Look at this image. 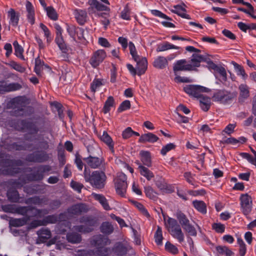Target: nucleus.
Wrapping results in <instances>:
<instances>
[{
	"label": "nucleus",
	"instance_id": "7c9ffc66",
	"mask_svg": "<svg viewBox=\"0 0 256 256\" xmlns=\"http://www.w3.org/2000/svg\"><path fill=\"white\" fill-rule=\"evenodd\" d=\"M92 196L94 198L102 204L105 210H110V208L108 204V200L104 196L97 194H92Z\"/></svg>",
	"mask_w": 256,
	"mask_h": 256
},
{
	"label": "nucleus",
	"instance_id": "a211bd4d",
	"mask_svg": "<svg viewBox=\"0 0 256 256\" xmlns=\"http://www.w3.org/2000/svg\"><path fill=\"white\" fill-rule=\"evenodd\" d=\"M186 6L184 3H182V4L181 5H175L173 6L174 9L172 10L171 12L178 14L182 18L190 20L191 19L190 16L186 13V10L184 8Z\"/></svg>",
	"mask_w": 256,
	"mask_h": 256
},
{
	"label": "nucleus",
	"instance_id": "1a4fd4ad",
	"mask_svg": "<svg viewBox=\"0 0 256 256\" xmlns=\"http://www.w3.org/2000/svg\"><path fill=\"white\" fill-rule=\"evenodd\" d=\"M49 154L44 150L34 152L27 155L26 160L28 162L42 163L48 161Z\"/></svg>",
	"mask_w": 256,
	"mask_h": 256
},
{
	"label": "nucleus",
	"instance_id": "a878e982",
	"mask_svg": "<svg viewBox=\"0 0 256 256\" xmlns=\"http://www.w3.org/2000/svg\"><path fill=\"white\" fill-rule=\"evenodd\" d=\"M26 9L28 12L27 18L28 22L32 24L34 23V10L32 3L27 1L26 4Z\"/></svg>",
	"mask_w": 256,
	"mask_h": 256
},
{
	"label": "nucleus",
	"instance_id": "39448f33",
	"mask_svg": "<svg viewBox=\"0 0 256 256\" xmlns=\"http://www.w3.org/2000/svg\"><path fill=\"white\" fill-rule=\"evenodd\" d=\"M10 107L12 108L10 114L14 116H22L26 114V102L24 98L17 97L10 102Z\"/></svg>",
	"mask_w": 256,
	"mask_h": 256
},
{
	"label": "nucleus",
	"instance_id": "8fccbe9b",
	"mask_svg": "<svg viewBox=\"0 0 256 256\" xmlns=\"http://www.w3.org/2000/svg\"><path fill=\"white\" fill-rule=\"evenodd\" d=\"M182 228L185 232L188 234V236H196L197 235V232L195 228L190 224V222L188 223V224L184 226Z\"/></svg>",
	"mask_w": 256,
	"mask_h": 256
},
{
	"label": "nucleus",
	"instance_id": "473e14b6",
	"mask_svg": "<svg viewBox=\"0 0 256 256\" xmlns=\"http://www.w3.org/2000/svg\"><path fill=\"white\" fill-rule=\"evenodd\" d=\"M37 234L40 240L44 242L51 237V232L48 228H42L38 230Z\"/></svg>",
	"mask_w": 256,
	"mask_h": 256
},
{
	"label": "nucleus",
	"instance_id": "412c9836",
	"mask_svg": "<svg viewBox=\"0 0 256 256\" xmlns=\"http://www.w3.org/2000/svg\"><path fill=\"white\" fill-rule=\"evenodd\" d=\"M88 4L90 6L88 10L96 9L98 11H106L109 12L110 8L108 6L103 4L97 0H88Z\"/></svg>",
	"mask_w": 256,
	"mask_h": 256
},
{
	"label": "nucleus",
	"instance_id": "ddd939ff",
	"mask_svg": "<svg viewBox=\"0 0 256 256\" xmlns=\"http://www.w3.org/2000/svg\"><path fill=\"white\" fill-rule=\"evenodd\" d=\"M88 210L87 206L84 204H78L72 206L67 210V212L60 214V216H66L67 214L80 215L82 213L86 212Z\"/></svg>",
	"mask_w": 256,
	"mask_h": 256
},
{
	"label": "nucleus",
	"instance_id": "9d476101",
	"mask_svg": "<svg viewBox=\"0 0 256 256\" xmlns=\"http://www.w3.org/2000/svg\"><path fill=\"white\" fill-rule=\"evenodd\" d=\"M236 94L226 90H218L212 96L214 101L220 102L222 104L228 103L231 101Z\"/></svg>",
	"mask_w": 256,
	"mask_h": 256
},
{
	"label": "nucleus",
	"instance_id": "f3484780",
	"mask_svg": "<svg viewBox=\"0 0 256 256\" xmlns=\"http://www.w3.org/2000/svg\"><path fill=\"white\" fill-rule=\"evenodd\" d=\"M155 184L160 190L168 193L172 192L171 186L168 184L165 180L160 176H156L154 180Z\"/></svg>",
	"mask_w": 256,
	"mask_h": 256
},
{
	"label": "nucleus",
	"instance_id": "864d4df0",
	"mask_svg": "<svg viewBox=\"0 0 256 256\" xmlns=\"http://www.w3.org/2000/svg\"><path fill=\"white\" fill-rule=\"evenodd\" d=\"M40 26L43 30L45 37L46 38V42L50 44L52 40V38L51 36V33L48 30V28L42 23H40Z\"/></svg>",
	"mask_w": 256,
	"mask_h": 256
},
{
	"label": "nucleus",
	"instance_id": "f704fd0d",
	"mask_svg": "<svg viewBox=\"0 0 256 256\" xmlns=\"http://www.w3.org/2000/svg\"><path fill=\"white\" fill-rule=\"evenodd\" d=\"M100 230L102 234L109 235L113 232L114 227L110 222H102L101 224Z\"/></svg>",
	"mask_w": 256,
	"mask_h": 256
},
{
	"label": "nucleus",
	"instance_id": "c9c22d12",
	"mask_svg": "<svg viewBox=\"0 0 256 256\" xmlns=\"http://www.w3.org/2000/svg\"><path fill=\"white\" fill-rule=\"evenodd\" d=\"M176 216L182 228L190 222L186 216L180 210L176 212Z\"/></svg>",
	"mask_w": 256,
	"mask_h": 256
},
{
	"label": "nucleus",
	"instance_id": "f8f14e48",
	"mask_svg": "<svg viewBox=\"0 0 256 256\" xmlns=\"http://www.w3.org/2000/svg\"><path fill=\"white\" fill-rule=\"evenodd\" d=\"M241 210L244 214L246 216L250 214L252 210V200L248 194H241L240 198Z\"/></svg>",
	"mask_w": 256,
	"mask_h": 256
},
{
	"label": "nucleus",
	"instance_id": "4c0bfd02",
	"mask_svg": "<svg viewBox=\"0 0 256 256\" xmlns=\"http://www.w3.org/2000/svg\"><path fill=\"white\" fill-rule=\"evenodd\" d=\"M113 251L116 255L122 256L127 254L128 249L123 244L118 243L114 248Z\"/></svg>",
	"mask_w": 256,
	"mask_h": 256
},
{
	"label": "nucleus",
	"instance_id": "aec40b11",
	"mask_svg": "<svg viewBox=\"0 0 256 256\" xmlns=\"http://www.w3.org/2000/svg\"><path fill=\"white\" fill-rule=\"evenodd\" d=\"M21 124L24 126L22 129L26 128L31 134H36L39 131L40 132H45L44 130H39L38 126L34 123L22 120L20 122Z\"/></svg>",
	"mask_w": 256,
	"mask_h": 256
},
{
	"label": "nucleus",
	"instance_id": "338daca9",
	"mask_svg": "<svg viewBox=\"0 0 256 256\" xmlns=\"http://www.w3.org/2000/svg\"><path fill=\"white\" fill-rule=\"evenodd\" d=\"M78 27L76 28L74 26H68L67 27V32L69 35L72 37L74 40H76V34L77 29Z\"/></svg>",
	"mask_w": 256,
	"mask_h": 256
},
{
	"label": "nucleus",
	"instance_id": "ea45409f",
	"mask_svg": "<svg viewBox=\"0 0 256 256\" xmlns=\"http://www.w3.org/2000/svg\"><path fill=\"white\" fill-rule=\"evenodd\" d=\"M194 208L202 214L206 213V204L202 200H194L192 202Z\"/></svg>",
	"mask_w": 256,
	"mask_h": 256
},
{
	"label": "nucleus",
	"instance_id": "5fc2aeb1",
	"mask_svg": "<svg viewBox=\"0 0 256 256\" xmlns=\"http://www.w3.org/2000/svg\"><path fill=\"white\" fill-rule=\"evenodd\" d=\"M46 10L48 17L53 20H58V16L57 12L54 8L52 6H48L46 8Z\"/></svg>",
	"mask_w": 256,
	"mask_h": 256
},
{
	"label": "nucleus",
	"instance_id": "f03ea898",
	"mask_svg": "<svg viewBox=\"0 0 256 256\" xmlns=\"http://www.w3.org/2000/svg\"><path fill=\"white\" fill-rule=\"evenodd\" d=\"M84 176L86 182H89L93 187L100 189L104 188L106 179L104 170H95L90 174V170L85 168Z\"/></svg>",
	"mask_w": 256,
	"mask_h": 256
},
{
	"label": "nucleus",
	"instance_id": "dca6fc26",
	"mask_svg": "<svg viewBox=\"0 0 256 256\" xmlns=\"http://www.w3.org/2000/svg\"><path fill=\"white\" fill-rule=\"evenodd\" d=\"M21 88L22 86L18 83L7 84L4 81L0 82V93L14 92Z\"/></svg>",
	"mask_w": 256,
	"mask_h": 256
},
{
	"label": "nucleus",
	"instance_id": "423d86ee",
	"mask_svg": "<svg viewBox=\"0 0 256 256\" xmlns=\"http://www.w3.org/2000/svg\"><path fill=\"white\" fill-rule=\"evenodd\" d=\"M83 160L87 165L92 168L105 170L106 162L102 156H94L90 154L88 157L84 158Z\"/></svg>",
	"mask_w": 256,
	"mask_h": 256
},
{
	"label": "nucleus",
	"instance_id": "69168bd1",
	"mask_svg": "<svg viewBox=\"0 0 256 256\" xmlns=\"http://www.w3.org/2000/svg\"><path fill=\"white\" fill-rule=\"evenodd\" d=\"M212 229L216 232L222 234L224 232L225 226L220 223H214L212 225Z\"/></svg>",
	"mask_w": 256,
	"mask_h": 256
},
{
	"label": "nucleus",
	"instance_id": "49530a36",
	"mask_svg": "<svg viewBox=\"0 0 256 256\" xmlns=\"http://www.w3.org/2000/svg\"><path fill=\"white\" fill-rule=\"evenodd\" d=\"M218 252L220 254H224L226 256H233L234 252L226 246H219L216 248Z\"/></svg>",
	"mask_w": 256,
	"mask_h": 256
},
{
	"label": "nucleus",
	"instance_id": "393cba45",
	"mask_svg": "<svg viewBox=\"0 0 256 256\" xmlns=\"http://www.w3.org/2000/svg\"><path fill=\"white\" fill-rule=\"evenodd\" d=\"M158 138L154 134L151 132H148L141 135L138 142L142 143H154L158 141Z\"/></svg>",
	"mask_w": 256,
	"mask_h": 256
},
{
	"label": "nucleus",
	"instance_id": "6e6d98bb",
	"mask_svg": "<svg viewBox=\"0 0 256 256\" xmlns=\"http://www.w3.org/2000/svg\"><path fill=\"white\" fill-rule=\"evenodd\" d=\"M233 64L234 68L237 70V74L242 76V78L245 80L248 77V75L245 72V70L242 66L234 62H233Z\"/></svg>",
	"mask_w": 256,
	"mask_h": 256
},
{
	"label": "nucleus",
	"instance_id": "7ed1b4c3",
	"mask_svg": "<svg viewBox=\"0 0 256 256\" xmlns=\"http://www.w3.org/2000/svg\"><path fill=\"white\" fill-rule=\"evenodd\" d=\"M165 225L171 235L179 242L181 243L184 241V234L176 220L168 217Z\"/></svg>",
	"mask_w": 256,
	"mask_h": 256
},
{
	"label": "nucleus",
	"instance_id": "72a5a7b5",
	"mask_svg": "<svg viewBox=\"0 0 256 256\" xmlns=\"http://www.w3.org/2000/svg\"><path fill=\"white\" fill-rule=\"evenodd\" d=\"M7 197L12 202H20V196L18 192L15 190H10L7 192Z\"/></svg>",
	"mask_w": 256,
	"mask_h": 256
},
{
	"label": "nucleus",
	"instance_id": "3c124183",
	"mask_svg": "<svg viewBox=\"0 0 256 256\" xmlns=\"http://www.w3.org/2000/svg\"><path fill=\"white\" fill-rule=\"evenodd\" d=\"M144 192L146 196L150 198L156 200L158 199L157 193L152 189L151 186H148L144 188Z\"/></svg>",
	"mask_w": 256,
	"mask_h": 256
},
{
	"label": "nucleus",
	"instance_id": "2f4dec72",
	"mask_svg": "<svg viewBox=\"0 0 256 256\" xmlns=\"http://www.w3.org/2000/svg\"><path fill=\"white\" fill-rule=\"evenodd\" d=\"M180 48L179 46H174L172 44L169 43L168 42H165L162 44L158 45L156 50L157 52H162L170 49L179 50Z\"/></svg>",
	"mask_w": 256,
	"mask_h": 256
},
{
	"label": "nucleus",
	"instance_id": "a18cd8bd",
	"mask_svg": "<svg viewBox=\"0 0 256 256\" xmlns=\"http://www.w3.org/2000/svg\"><path fill=\"white\" fill-rule=\"evenodd\" d=\"M240 99L247 98L250 96L248 87L245 84H241L239 86Z\"/></svg>",
	"mask_w": 256,
	"mask_h": 256
},
{
	"label": "nucleus",
	"instance_id": "4468645a",
	"mask_svg": "<svg viewBox=\"0 0 256 256\" xmlns=\"http://www.w3.org/2000/svg\"><path fill=\"white\" fill-rule=\"evenodd\" d=\"M106 53L104 50H98L95 52L90 60V63L93 68H96L106 58Z\"/></svg>",
	"mask_w": 256,
	"mask_h": 256
},
{
	"label": "nucleus",
	"instance_id": "a19ab883",
	"mask_svg": "<svg viewBox=\"0 0 256 256\" xmlns=\"http://www.w3.org/2000/svg\"><path fill=\"white\" fill-rule=\"evenodd\" d=\"M76 18L78 23L81 25L84 24L87 16L86 12L83 10H77L75 14Z\"/></svg>",
	"mask_w": 256,
	"mask_h": 256
},
{
	"label": "nucleus",
	"instance_id": "c756f323",
	"mask_svg": "<svg viewBox=\"0 0 256 256\" xmlns=\"http://www.w3.org/2000/svg\"><path fill=\"white\" fill-rule=\"evenodd\" d=\"M101 140L104 142L109 148L112 153L114 154V142L112 138L108 135L106 132H104L102 135L100 137Z\"/></svg>",
	"mask_w": 256,
	"mask_h": 256
},
{
	"label": "nucleus",
	"instance_id": "c85d7f7f",
	"mask_svg": "<svg viewBox=\"0 0 256 256\" xmlns=\"http://www.w3.org/2000/svg\"><path fill=\"white\" fill-rule=\"evenodd\" d=\"M168 65L167 58L163 56H159L155 59L153 62L154 68L158 69H164Z\"/></svg>",
	"mask_w": 256,
	"mask_h": 256
},
{
	"label": "nucleus",
	"instance_id": "bf43d9fd",
	"mask_svg": "<svg viewBox=\"0 0 256 256\" xmlns=\"http://www.w3.org/2000/svg\"><path fill=\"white\" fill-rule=\"evenodd\" d=\"M8 65L11 68L20 72L23 73L26 71V68L24 67L14 61L10 62L8 64Z\"/></svg>",
	"mask_w": 256,
	"mask_h": 256
},
{
	"label": "nucleus",
	"instance_id": "5701e85b",
	"mask_svg": "<svg viewBox=\"0 0 256 256\" xmlns=\"http://www.w3.org/2000/svg\"><path fill=\"white\" fill-rule=\"evenodd\" d=\"M110 240L108 238L105 237L102 234L94 236L92 240V244L99 248L110 244Z\"/></svg>",
	"mask_w": 256,
	"mask_h": 256
},
{
	"label": "nucleus",
	"instance_id": "f257e3e1",
	"mask_svg": "<svg viewBox=\"0 0 256 256\" xmlns=\"http://www.w3.org/2000/svg\"><path fill=\"white\" fill-rule=\"evenodd\" d=\"M14 212L25 217L11 219L9 222L10 225L14 227L24 226L31 218H40L46 213V210L38 209L32 206H18L16 208Z\"/></svg>",
	"mask_w": 256,
	"mask_h": 256
},
{
	"label": "nucleus",
	"instance_id": "603ef678",
	"mask_svg": "<svg viewBox=\"0 0 256 256\" xmlns=\"http://www.w3.org/2000/svg\"><path fill=\"white\" fill-rule=\"evenodd\" d=\"M155 242L158 245H162V244L163 236L162 229L160 226H157V230L154 234Z\"/></svg>",
	"mask_w": 256,
	"mask_h": 256
},
{
	"label": "nucleus",
	"instance_id": "b1692460",
	"mask_svg": "<svg viewBox=\"0 0 256 256\" xmlns=\"http://www.w3.org/2000/svg\"><path fill=\"white\" fill-rule=\"evenodd\" d=\"M8 16L10 18V24L13 26H16L19 22L20 13L16 12L14 9L10 8L8 12Z\"/></svg>",
	"mask_w": 256,
	"mask_h": 256
},
{
	"label": "nucleus",
	"instance_id": "4be33fe9",
	"mask_svg": "<svg viewBox=\"0 0 256 256\" xmlns=\"http://www.w3.org/2000/svg\"><path fill=\"white\" fill-rule=\"evenodd\" d=\"M136 164L138 166V169L140 174L145 177L148 180H150L154 178V174L148 168L143 166L138 161H136Z\"/></svg>",
	"mask_w": 256,
	"mask_h": 256
},
{
	"label": "nucleus",
	"instance_id": "4d7b16f0",
	"mask_svg": "<svg viewBox=\"0 0 256 256\" xmlns=\"http://www.w3.org/2000/svg\"><path fill=\"white\" fill-rule=\"evenodd\" d=\"M24 203L27 204H34V205H40L42 203V200L37 196L29 198L26 199Z\"/></svg>",
	"mask_w": 256,
	"mask_h": 256
},
{
	"label": "nucleus",
	"instance_id": "6e6552de",
	"mask_svg": "<svg viewBox=\"0 0 256 256\" xmlns=\"http://www.w3.org/2000/svg\"><path fill=\"white\" fill-rule=\"evenodd\" d=\"M115 188L116 193L121 196H124L127 188L126 176L122 173H118L115 180Z\"/></svg>",
	"mask_w": 256,
	"mask_h": 256
},
{
	"label": "nucleus",
	"instance_id": "c03bdc74",
	"mask_svg": "<svg viewBox=\"0 0 256 256\" xmlns=\"http://www.w3.org/2000/svg\"><path fill=\"white\" fill-rule=\"evenodd\" d=\"M114 106V98L112 96H108L102 108L103 112L105 114L108 113L110 111L111 108Z\"/></svg>",
	"mask_w": 256,
	"mask_h": 256
},
{
	"label": "nucleus",
	"instance_id": "58836bf2",
	"mask_svg": "<svg viewBox=\"0 0 256 256\" xmlns=\"http://www.w3.org/2000/svg\"><path fill=\"white\" fill-rule=\"evenodd\" d=\"M202 55L194 54L190 60L191 64L192 66V70H196V68L200 66V63L202 62Z\"/></svg>",
	"mask_w": 256,
	"mask_h": 256
},
{
	"label": "nucleus",
	"instance_id": "09e8293b",
	"mask_svg": "<svg viewBox=\"0 0 256 256\" xmlns=\"http://www.w3.org/2000/svg\"><path fill=\"white\" fill-rule=\"evenodd\" d=\"M13 45L14 48V54L20 58V59L24 60V56H23L24 49L23 48L18 44L17 41H14L13 43Z\"/></svg>",
	"mask_w": 256,
	"mask_h": 256
},
{
	"label": "nucleus",
	"instance_id": "cd10ccee",
	"mask_svg": "<svg viewBox=\"0 0 256 256\" xmlns=\"http://www.w3.org/2000/svg\"><path fill=\"white\" fill-rule=\"evenodd\" d=\"M140 160L144 165L148 167L152 166V160L150 154L148 151L141 150L140 152Z\"/></svg>",
	"mask_w": 256,
	"mask_h": 256
},
{
	"label": "nucleus",
	"instance_id": "20e7f679",
	"mask_svg": "<svg viewBox=\"0 0 256 256\" xmlns=\"http://www.w3.org/2000/svg\"><path fill=\"white\" fill-rule=\"evenodd\" d=\"M80 222L84 224L75 226L74 230L82 232H91L98 225V220L92 216H82L80 218Z\"/></svg>",
	"mask_w": 256,
	"mask_h": 256
},
{
	"label": "nucleus",
	"instance_id": "9b49d317",
	"mask_svg": "<svg viewBox=\"0 0 256 256\" xmlns=\"http://www.w3.org/2000/svg\"><path fill=\"white\" fill-rule=\"evenodd\" d=\"M208 89L206 88L198 85H186L184 87V90L190 96L198 98L202 92H208Z\"/></svg>",
	"mask_w": 256,
	"mask_h": 256
},
{
	"label": "nucleus",
	"instance_id": "052dcab7",
	"mask_svg": "<svg viewBox=\"0 0 256 256\" xmlns=\"http://www.w3.org/2000/svg\"><path fill=\"white\" fill-rule=\"evenodd\" d=\"M128 47L130 52V54L132 56L134 60H138V57H139L140 56L137 54L136 48L133 42H130L128 44Z\"/></svg>",
	"mask_w": 256,
	"mask_h": 256
},
{
	"label": "nucleus",
	"instance_id": "0e129e2a",
	"mask_svg": "<svg viewBox=\"0 0 256 256\" xmlns=\"http://www.w3.org/2000/svg\"><path fill=\"white\" fill-rule=\"evenodd\" d=\"M70 185L72 188L76 191L78 193H80L82 189L84 187L82 184L75 182L73 180L70 182Z\"/></svg>",
	"mask_w": 256,
	"mask_h": 256
},
{
	"label": "nucleus",
	"instance_id": "2eb2a0df",
	"mask_svg": "<svg viewBox=\"0 0 256 256\" xmlns=\"http://www.w3.org/2000/svg\"><path fill=\"white\" fill-rule=\"evenodd\" d=\"M173 70L176 76L178 71L192 70V66L190 64H188L185 59L178 60L174 64Z\"/></svg>",
	"mask_w": 256,
	"mask_h": 256
},
{
	"label": "nucleus",
	"instance_id": "13d9d810",
	"mask_svg": "<svg viewBox=\"0 0 256 256\" xmlns=\"http://www.w3.org/2000/svg\"><path fill=\"white\" fill-rule=\"evenodd\" d=\"M165 249L166 251L173 254H176L178 252V250L176 246L170 243V242H167L166 243Z\"/></svg>",
	"mask_w": 256,
	"mask_h": 256
},
{
	"label": "nucleus",
	"instance_id": "37998d69",
	"mask_svg": "<svg viewBox=\"0 0 256 256\" xmlns=\"http://www.w3.org/2000/svg\"><path fill=\"white\" fill-rule=\"evenodd\" d=\"M97 16L100 18V22L104 25V29L106 30L110 24L109 14L106 12H100L98 14Z\"/></svg>",
	"mask_w": 256,
	"mask_h": 256
},
{
	"label": "nucleus",
	"instance_id": "de8ad7c7",
	"mask_svg": "<svg viewBox=\"0 0 256 256\" xmlns=\"http://www.w3.org/2000/svg\"><path fill=\"white\" fill-rule=\"evenodd\" d=\"M63 216H59L58 218L56 215H50L46 216L43 220V224L44 226H46L48 224H55L60 219H62Z\"/></svg>",
	"mask_w": 256,
	"mask_h": 256
},
{
	"label": "nucleus",
	"instance_id": "680f3d73",
	"mask_svg": "<svg viewBox=\"0 0 256 256\" xmlns=\"http://www.w3.org/2000/svg\"><path fill=\"white\" fill-rule=\"evenodd\" d=\"M102 83L100 79H94L90 84V89L92 92H95L102 86Z\"/></svg>",
	"mask_w": 256,
	"mask_h": 256
},
{
	"label": "nucleus",
	"instance_id": "e433bc0d",
	"mask_svg": "<svg viewBox=\"0 0 256 256\" xmlns=\"http://www.w3.org/2000/svg\"><path fill=\"white\" fill-rule=\"evenodd\" d=\"M54 41L62 52L66 53L68 52V48L64 41L62 36H56Z\"/></svg>",
	"mask_w": 256,
	"mask_h": 256
},
{
	"label": "nucleus",
	"instance_id": "6ab92c4d",
	"mask_svg": "<svg viewBox=\"0 0 256 256\" xmlns=\"http://www.w3.org/2000/svg\"><path fill=\"white\" fill-rule=\"evenodd\" d=\"M136 62V69L138 74L140 76L144 74L147 69L148 62L145 57H138V60H134Z\"/></svg>",
	"mask_w": 256,
	"mask_h": 256
},
{
	"label": "nucleus",
	"instance_id": "79ce46f5",
	"mask_svg": "<svg viewBox=\"0 0 256 256\" xmlns=\"http://www.w3.org/2000/svg\"><path fill=\"white\" fill-rule=\"evenodd\" d=\"M66 238L68 242L78 244L80 242L82 238L80 234L76 232H69L66 234Z\"/></svg>",
	"mask_w": 256,
	"mask_h": 256
},
{
	"label": "nucleus",
	"instance_id": "0eeeda50",
	"mask_svg": "<svg viewBox=\"0 0 256 256\" xmlns=\"http://www.w3.org/2000/svg\"><path fill=\"white\" fill-rule=\"evenodd\" d=\"M34 168L36 171L28 176V179L30 181L42 180L44 176V173L52 170V166L49 165H40Z\"/></svg>",
	"mask_w": 256,
	"mask_h": 256
},
{
	"label": "nucleus",
	"instance_id": "e2e57ef3",
	"mask_svg": "<svg viewBox=\"0 0 256 256\" xmlns=\"http://www.w3.org/2000/svg\"><path fill=\"white\" fill-rule=\"evenodd\" d=\"M130 102L128 100H125L122 102L120 106L118 108V112H121L123 111L130 109Z\"/></svg>",
	"mask_w": 256,
	"mask_h": 256
},
{
	"label": "nucleus",
	"instance_id": "bb28decb",
	"mask_svg": "<svg viewBox=\"0 0 256 256\" xmlns=\"http://www.w3.org/2000/svg\"><path fill=\"white\" fill-rule=\"evenodd\" d=\"M198 98L201 108L204 112L208 110L211 106L210 98L202 94Z\"/></svg>",
	"mask_w": 256,
	"mask_h": 256
},
{
	"label": "nucleus",
	"instance_id": "774afa93",
	"mask_svg": "<svg viewBox=\"0 0 256 256\" xmlns=\"http://www.w3.org/2000/svg\"><path fill=\"white\" fill-rule=\"evenodd\" d=\"M176 146L172 143H170L163 146L160 150V153L162 155L164 156L166 153L172 150L175 148Z\"/></svg>",
	"mask_w": 256,
	"mask_h": 256
}]
</instances>
